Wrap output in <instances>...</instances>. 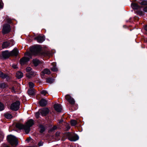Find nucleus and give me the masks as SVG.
Returning a JSON list of instances; mask_svg holds the SVG:
<instances>
[{"instance_id":"obj_1","label":"nucleus","mask_w":147,"mask_h":147,"mask_svg":"<svg viewBox=\"0 0 147 147\" xmlns=\"http://www.w3.org/2000/svg\"><path fill=\"white\" fill-rule=\"evenodd\" d=\"M30 52H26L25 55L29 57H24L20 60V63L21 65H23L28 61L32 55H38L41 50V47L39 45H36L30 48Z\"/></svg>"},{"instance_id":"obj_2","label":"nucleus","mask_w":147,"mask_h":147,"mask_svg":"<svg viewBox=\"0 0 147 147\" xmlns=\"http://www.w3.org/2000/svg\"><path fill=\"white\" fill-rule=\"evenodd\" d=\"M34 121L32 119L28 120L26 123L25 125L21 123H18L16 124V127L20 129H24L26 134H28L30 129V127L34 124Z\"/></svg>"},{"instance_id":"obj_3","label":"nucleus","mask_w":147,"mask_h":147,"mask_svg":"<svg viewBox=\"0 0 147 147\" xmlns=\"http://www.w3.org/2000/svg\"><path fill=\"white\" fill-rule=\"evenodd\" d=\"M18 51L16 48H15L12 51L9 52L8 51H6L2 53V55L4 58H8L10 56H17L18 53Z\"/></svg>"},{"instance_id":"obj_4","label":"nucleus","mask_w":147,"mask_h":147,"mask_svg":"<svg viewBox=\"0 0 147 147\" xmlns=\"http://www.w3.org/2000/svg\"><path fill=\"white\" fill-rule=\"evenodd\" d=\"M7 140L10 144L12 146L17 145L18 144V141L16 138L12 135L8 136L7 137Z\"/></svg>"},{"instance_id":"obj_5","label":"nucleus","mask_w":147,"mask_h":147,"mask_svg":"<svg viewBox=\"0 0 147 147\" xmlns=\"http://www.w3.org/2000/svg\"><path fill=\"white\" fill-rule=\"evenodd\" d=\"M66 135L68 139L71 141H75L79 139L78 136L73 133H68Z\"/></svg>"},{"instance_id":"obj_6","label":"nucleus","mask_w":147,"mask_h":147,"mask_svg":"<svg viewBox=\"0 0 147 147\" xmlns=\"http://www.w3.org/2000/svg\"><path fill=\"white\" fill-rule=\"evenodd\" d=\"M131 6L132 8L134 10H137L136 12L139 15L142 16L143 15V12L141 11V8L137 4L134 3L131 4Z\"/></svg>"},{"instance_id":"obj_7","label":"nucleus","mask_w":147,"mask_h":147,"mask_svg":"<svg viewBox=\"0 0 147 147\" xmlns=\"http://www.w3.org/2000/svg\"><path fill=\"white\" fill-rule=\"evenodd\" d=\"M20 102L18 101H16L11 104L10 106V109L13 111H17L19 108Z\"/></svg>"},{"instance_id":"obj_8","label":"nucleus","mask_w":147,"mask_h":147,"mask_svg":"<svg viewBox=\"0 0 147 147\" xmlns=\"http://www.w3.org/2000/svg\"><path fill=\"white\" fill-rule=\"evenodd\" d=\"M10 30V26L9 24H6L3 25L2 29V32L3 34L8 33Z\"/></svg>"},{"instance_id":"obj_9","label":"nucleus","mask_w":147,"mask_h":147,"mask_svg":"<svg viewBox=\"0 0 147 147\" xmlns=\"http://www.w3.org/2000/svg\"><path fill=\"white\" fill-rule=\"evenodd\" d=\"M39 112L43 116H46L49 112V110L47 108H44L39 110Z\"/></svg>"},{"instance_id":"obj_10","label":"nucleus","mask_w":147,"mask_h":147,"mask_svg":"<svg viewBox=\"0 0 147 147\" xmlns=\"http://www.w3.org/2000/svg\"><path fill=\"white\" fill-rule=\"evenodd\" d=\"M65 98L66 100H68L70 104L71 105H74L75 101L74 99L69 95L67 94L65 96Z\"/></svg>"},{"instance_id":"obj_11","label":"nucleus","mask_w":147,"mask_h":147,"mask_svg":"<svg viewBox=\"0 0 147 147\" xmlns=\"http://www.w3.org/2000/svg\"><path fill=\"white\" fill-rule=\"evenodd\" d=\"M54 108L55 110L58 112H61L62 109L61 105L58 104H55L54 105Z\"/></svg>"},{"instance_id":"obj_12","label":"nucleus","mask_w":147,"mask_h":147,"mask_svg":"<svg viewBox=\"0 0 147 147\" xmlns=\"http://www.w3.org/2000/svg\"><path fill=\"white\" fill-rule=\"evenodd\" d=\"M35 40L39 43H41L45 40V37L44 36H39L34 38Z\"/></svg>"},{"instance_id":"obj_13","label":"nucleus","mask_w":147,"mask_h":147,"mask_svg":"<svg viewBox=\"0 0 147 147\" xmlns=\"http://www.w3.org/2000/svg\"><path fill=\"white\" fill-rule=\"evenodd\" d=\"M36 73L33 71H31L26 74L27 77L29 78H31L36 75Z\"/></svg>"},{"instance_id":"obj_14","label":"nucleus","mask_w":147,"mask_h":147,"mask_svg":"<svg viewBox=\"0 0 147 147\" xmlns=\"http://www.w3.org/2000/svg\"><path fill=\"white\" fill-rule=\"evenodd\" d=\"M40 105L42 107L46 106L47 104V101L44 99H41L39 102Z\"/></svg>"},{"instance_id":"obj_15","label":"nucleus","mask_w":147,"mask_h":147,"mask_svg":"<svg viewBox=\"0 0 147 147\" xmlns=\"http://www.w3.org/2000/svg\"><path fill=\"white\" fill-rule=\"evenodd\" d=\"M33 62L35 66H37L41 63V62L37 59L33 60Z\"/></svg>"},{"instance_id":"obj_16","label":"nucleus","mask_w":147,"mask_h":147,"mask_svg":"<svg viewBox=\"0 0 147 147\" xmlns=\"http://www.w3.org/2000/svg\"><path fill=\"white\" fill-rule=\"evenodd\" d=\"M52 67L51 68V70L54 71H56L57 70V68L56 67V63L55 62L53 63L52 64Z\"/></svg>"},{"instance_id":"obj_17","label":"nucleus","mask_w":147,"mask_h":147,"mask_svg":"<svg viewBox=\"0 0 147 147\" xmlns=\"http://www.w3.org/2000/svg\"><path fill=\"white\" fill-rule=\"evenodd\" d=\"M10 45V43L8 42H4L2 45V47L3 49L5 48L8 47Z\"/></svg>"},{"instance_id":"obj_18","label":"nucleus","mask_w":147,"mask_h":147,"mask_svg":"<svg viewBox=\"0 0 147 147\" xmlns=\"http://www.w3.org/2000/svg\"><path fill=\"white\" fill-rule=\"evenodd\" d=\"M16 76L18 78L20 79L23 77V74L20 71H18L16 73Z\"/></svg>"},{"instance_id":"obj_19","label":"nucleus","mask_w":147,"mask_h":147,"mask_svg":"<svg viewBox=\"0 0 147 147\" xmlns=\"http://www.w3.org/2000/svg\"><path fill=\"white\" fill-rule=\"evenodd\" d=\"M42 73L43 74H49L51 73L50 70L47 69H45L42 71Z\"/></svg>"},{"instance_id":"obj_20","label":"nucleus","mask_w":147,"mask_h":147,"mask_svg":"<svg viewBox=\"0 0 147 147\" xmlns=\"http://www.w3.org/2000/svg\"><path fill=\"white\" fill-rule=\"evenodd\" d=\"M28 93L29 95H33L35 94V90L34 89H30L28 91Z\"/></svg>"},{"instance_id":"obj_21","label":"nucleus","mask_w":147,"mask_h":147,"mask_svg":"<svg viewBox=\"0 0 147 147\" xmlns=\"http://www.w3.org/2000/svg\"><path fill=\"white\" fill-rule=\"evenodd\" d=\"M54 81V79L52 78H49L47 79V82L51 84Z\"/></svg>"},{"instance_id":"obj_22","label":"nucleus","mask_w":147,"mask_h":147,"mask_svg":"<svg viewBox=\"0 0 147 147\" xmlns=\"http://www.w3.org/2000/svg\"><path fill=\"white\" fill-rule=\"evenodd\" d=\"M5 117L7 119H9L12 117V115L9 113H6L4 115Z\"/></svg>"},{"instance_id":"obj_23","label":"nucleus","mask_w":147,"mask_h":147,"mask_svg":"<svg viewBox=\"0 0 147 147\" xmlns=\"http://www.w3.org/2000/svg\"><path fill=\"white\" fill-rule=\"evenodd\" d=\"M7 85L4 83L0 84V88L1 89H3L6 88Z\"/></svg>"},{"instance_id":"obj_24","label":"nucleus","mask_w":147,"mask_h":147,"mask_svg":"<svg viewBox=\"0 0 147 147\" xmlns=\"http://www.w3.org/2000/svg\"><path fill=\"white\" fill-rule=\"evenodd\" d=\"M77 122L75 120H71V124L72 126H74L76 125Z\"/></svg>"},{"instance_id":"obj_25","label":"nucleus","mask_w":147,"mask_h":147,"mask_svg":"<svg viewBox=\"0 0 147 147\" xmlns=\"http://www.w3.org/2000/svg\"><path fill=\"white\" fill-rule=\"evenodd\" d=\"M45 130V127L41 125L40 127V132L41 133H43Z\"/></svg>"},{"instance_id":"obj_26","label":"nucleus","mask_w":147,"mask_h":147,"mask_svg":"<svg viewBox=\"0 0 147 147\" xmlns=\"http://www.w3.org/2000/svg\"><path fill=\"white\" fill-rule=\"evenodd\" d=\"M16 85H15L14 86L12 87L11 88L12 92H15L16 91Z\"/></svg>"},{"instance_id":"obj_27","label":"nucleus","mask_w":147,"mask_h":147,"mask_svg":"<svg viewBox=\"0 0 147 147\" xmlns=\"http://www.w3.org/2000/svg\"><path fill=\"white\" fill-rule=\"evenodd\" d=\"M32 68L29 67H27L26 69V71L28 73L30 72L31 71H32Z\"/></svg>"},{"instance_id":"obj_28","label":"nucleus","mask_w":147,"mask_h":147,"mask_svg":"<svg viewBox=\"0 0 147 147\" xmlns=\"http://www.w3.org/2000/svg\"><path fill=\"white\" fill-rule=\"evenodd\" d=\"M4 109V106L3 104L0 102V111L3 110Z\"/></svg>"},{"instance_id":"obj_29","label":"nucleus","mask_w":147,"mask_h":147,"mask_svg":"<svg viewBox=\"0 0 147 147\" xmlns=\"http://www.w3.org/2000/svg\"><path fill=\"white\" fill-rule=\"evenodd\" d=\"M29 86L30 88H32L34 86V84L32 82H29Z\"/></svg>"},{"instance_id":"obj_30","label":"nucleus","mask_w":147,"mask_h":147,"mask_svg":"<svg viewBox=\"0 0 147 147\" xmlns=\"http://www.w3.org/2000/svg\"><path fill=\"white\" fill-rule=\"evenodd\" d=\"M47 93V92L45 90H43L41 92V94L44 96L46 95Z\"/></svg>"},{"instance_id":"obj_31","label":"nucleus","mask_w":147,"mask_h":147,"mask_svg":"<svg viewBox=\"0 0 147 147\" xmlns=\"http://www.w3.org/2000/svg\"><path fill=\"white\" fill-rule=\"evenodd\" d=\"M7 76V75H6L3 73L0 77L3 79L6 78Z\"/></svg>"},{"instance_id":"obj_32","label":"nucleus","mask_w":147,"mask_h":147,"mask_svg":"<svg viewBox=\"0 0 147 147\" xmlns=\"http://www.w3.org/2000/svg\"><path fill=\"white\" fill-rule=\"evenodd\" d=\"M40 112H39V111L38 112H36L35 113V115L36 117V118H38L39 117Z\"/></svg>"},{"instance_id":"obj_33","label":"nucleus","mask_w":147,"mask_h":147,"mask_svg":"<svg viewBox=\"0 0 147 147\" xmlns=\"http://www.w3.org/2000/svg\"><path fill=\"white\" fill-rule=\"evenodd\" d=\"M60 133L59 132H57L55 134V136L56 137L58 138L60 136Z\"/></svg>"},{"instance_id":"obj_34","label":"nucleus","mask_w":147,"mask_h":147,"mask_svg":"<svg viewBox=\"0 0 147 147\" xmlns=\"http://www.w3.org/2000/svg\"><path fill=\"white\" fill-rule=\"evenodd\" d=\"M57 128V127L56 126H53V127H52L51 129V131H53L56 130Z\"/></svg>"},{"instance_id":"obj_35","label":"nucleus","mask_w":147,"mask_h":147,"mask_svg":"<svg viewBox=\"0 0 147 147\" xmlns=\"http://www.w3.org/2000/svg\"><path fill=\"white\" fill-rule=\"evenodd\" d=\"M43 145V142L42 141H40L38 144V145L39 146H41Z\"/></svg>"},{"instance_id":"obj_36","label":"nucleus","mask_w":147,"mask_h":147,"mask_svg":"<svg viewBox=\"0 0 147 147\" xmlns=\"http://www.w3.org/2000/svg\"><path fill=\"white\" fill-rule=\"evenodd\" d=\"M31 138L30 137H29L27 138L26 140V141L27 142H29L30 141H31Z\"/></svg>"},{"instance_id":"obj_37","label":"nucleus","mask_w":147,"mask_h":147,"mask_svg":"<svg viewBox=\"0 0 147 147\" xmlns=\"http://www.w3.org/2000/svg\"><path fill=\"white\" fill-rule=\"evenodd\" d=\"M12 66L14 69H16L18 67L17 65L15 64H12Z\"/></svg>"},{"instance_id":"obj_38","label":"nucleus","mask_w":147,"mask_h":147,"mask_svg":"<svg viewBox=\"0 0 147 147\" xmlns=\"http://www.w3.org/2000/svg\"><path fill=\"white\" fill-rule=\"evenodd\" d=\"M140 3L141 4H142V5H144L146 4V2H143V1H141L140 2Z\"/></svg>"},{"instance_id":"obj_39","label":"nucleus","mask_w":147,"mask_h":147,"mask_svg":"<svg viewBox=\"0 0 147 147\" xmlns=\"http://www.w3.org/2000/svg\"><path fill=\"white\" fill-rule=\"evenodd\" d=\"M2 1L1 0H0V9L2 8L3 6L2 4H1V2Z\"/></svg>"},{"instance_id":"obj_40","label":"nucleus","mask_w":147,"mask_h":147,"mask_svg":"<svg viewBox=\"0 0 147 147\" xmlns=\"http://www.w3.org/2000/svg\"><path fill=\"white\" fill-rule=\"evenodd\" d=\"M143 10L144 11L147 12V6L144 7Z\"/></svg>"},{"instance_id":"obj_41","label":"nucleus","mask_w":147,"mask_h":147,"mask_svg":"<svg viewBox=\"0 0 147 147\" xmlns=\"http://www.w3.org/2000/svg\"><path fill=\"white\" fill-rule=\"evenodd\" d=\"M66 128L67 130H68L70 128V126L68 125H66Z\"/></svg>"},{"instance_id":"obj_42","label":"nucleus","mask_w":147,"mask_h":147,"mask_svg":"<svg viewBox=\"0 0 147 147\" xmlns=\"http://www.w3.org/2000/svg\"><path fill=\"white\" fill-rule=\"evenodd\" d=\"M144 29L147 31V25H145L144 27Z\"/></svg>"},{"instance_id":"obj_43","label":"nucleus","mask_w":147,"mask_h":147,"mask_svg":"<svg viewBox=\"0 0 147 147\" xmlns=\"http://www.w3.org/2000/svg\"><path fill=\"white\" fill-rule=\"evenodd\" d=\"M3 73L2 72L0 71V77L1 76L2 74Z\"/></svg>"},{"instance_id":"obj_44","label":"nucleus","mask_w":147,"mask_h":147,"mask_svg":"<svg viewBox=\"0 0 147 147\" xmlns=\"http://www.w3.org/2000/svg\"><path fill=\"white\" fill-rule=\"evenodd\" d=\"M63 121V120H62V119H61V120H60L59 121V123H61V122H62Z\"/></svg>"},{"instance_id":"obj_45","label":"nucleus","mask_w":147,"mask_h":147,"mask_svg":"<svg viewBox=\"0 0 147 147\" xmlns=\"http://www.w3.org/2000/svg\"><path fill=\"white\" fill-rule=\"evenodd\" d=\"M5 147H9V146H5Z\"/></svg>"},{"instance_id":"obj_46","label":"nucleus","mask_w":147,"mask_h":147,"mask_svg":"<svg viewBox=\"0 0 147 147\" xmlns=\"http://www.w3.org/2000/svg\"><path fill=\"white\" fill-rule=\"evenodd\" d=\"M17 85H18V86L19 85H18V84H17Z\"/></svg>"}]
</instances>
